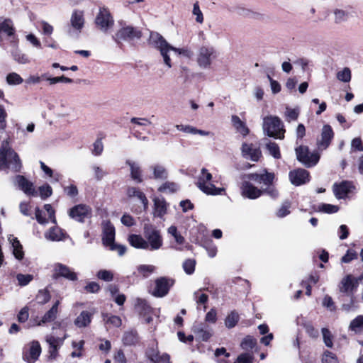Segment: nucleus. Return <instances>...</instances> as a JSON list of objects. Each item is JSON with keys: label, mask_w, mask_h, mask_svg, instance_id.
Instances as JSON below:
<instances>
[{"label": "nucleus", "mask_w": 363, "mask_h": 363, "mask_svg": "<svg viewBox=\"0 0 363 363\" xmlns=\"http://www.w3.org/2000/svg\"><path fill=\"white\" fill-rule=\"evenodd\" d=\"M97 277L99 279L104 280L105 281H111L113 280V275L111 272L108 270H100L97 273Z\"/></svg>", "instance_id": "obj_58"}, {"label": "nucleus", "mask_w": 363, "mask_h": 363, "mask_svg": "<svg viewBox=\"0 0 363 363\" xmlns=\"http://www.w3.org/2000/svg\"><path fill=\"white\" fill-rule=\"evenodd\" d=\"M33 279V276L31 274H18L16 275V279L18 280V284L21 286L28 285Z\"/></svg>", "instance_id": "obj_51"}, {"label": "nucleus", "mask_w": 363, "mask_h": 363, "mask_svg": "<svg viewBox=\"0 0 363 363\" xmlns=\"http://www.w3.org/2000/svg\"><path fill=\"white\" fill-rule=\"evenodd\" d=\"M104 320L106 324L112 325L114 327H119L121 325V319L117 315H104Z\"/></svg>", "instance_id": "obj_44"}, {"label": "nucleus", "mask_w": 363, "mask_h": 363, "mask_svg": "<svg viewBox=\"0 0 363 363\" xmlns=\"http://www.w3.org/2000/svg\"><path fill=\"white\" fill-rule=\"evenodd\" d=\"M257 344L256 340L252 336L245 337L241 342L240 346L245 350L253 349Z\"/></svg>", "instance_id": "obj_42"}, {"label": "nucleus", "mask_w": 363, "mask_h": 363, "mask_svg": "<svg viewBox=\"0 0 363 363\" xmlns=\"http://www.w3.org/2000/svg\"><path fill=\"white\" fill-rule=\"evenodd\" d=\"M149 43L160 51V53L162 57L163 62L168 68H171L172 67L171 59L169 55V52L170 51H174L178 55L187 58H191L194 55L193 51L186 47L177 48L172 46L162 35L157 32L150 33Z\"/></svg>", "instance_id": "obj_1"}, {"label": "nucleus", "mask_w": 363, "mask_h": 363, "mask_svg": "<svg viewBox=\"0 0 363 363\" xmlns=\"http://www.w3.org/2000/svg\"><path fill=\"white\" fill-rule=\"evenodd\" d=\"M218 57L216 50L211 45H202L198 50L196 63L202 69H210L213 62Z\"/></svg>", "instance_id": "obj_5"}, {"label": "nucleus", "mask_w": 363, "mask_h": 363, "mask_svg": "<svg viewBox=\"0 0 363 363\" xmlns=\"http://www.w3.org/2000/svg\"><path fill=\"white\" fill-rule=\"evenodd\" d=\"M233 126L239 131L242 135L245 136L249 133V129L245 123L242 122L238 116H233L231 118Z\"/></svg>", "instance_id": "obj_34"}, {"label": "nucleus", "mask_w": 363, "mask_h": 363, "mask_svg": "<svg viewBox=\"0 0 363 363\" xmlns=\"http://www.w3.org/2000/svg\"><path fill=\"white\" fill-rule=\"evenodd\" d=\"M146 356L153 363H171L170 356L167 353L160 354L157 347H149Z\"/></svg>", "instance_id": "obj_16"}, {"label": "nucleus", "mask_w": 363, "mask_h": 363, "mask_svg": "<svg viewBox=\"0 0 363 363\" xmlns=\"http://www.w3.org/2000/svg\"><path fill=\"white\" fill-rule=\"evenodd\" d=\"M141 37L142 32L139 29L127 25L123 26L112 35L113 40L118 44L121 41L139 40Z\"/></svg>", "instance_id": "obj_6"}, {"label": "nucleus", "mask_w": 363, "mask_h": 363, "mask_svg": "<svg viewBox=\"0 0 363 363\" xmlns=\"http://www.w3.org/2000/svg\"><path fill=\"white\" fill-rule=\"evenodd\" d=\"M303 328H305L306 332L308 333V335L310 337H311L313 338H316L318 337V335H319L318 330L317 329H315L311 323H305L303 324Z\"/></svg>", "instance_id": "obj_56"}, {"label": "nucleus", "mask_w": 363, "mask_h": 363, "mask_svg": "<svg viewBox=\"0 0 363 363\" xmlns=\"http://www.w3.org/2000/svg\"><path fill=\"white\" fill-rule=\"evenodd\" d=\"M104 150L103 143L101 139L96 140L93 144V150L92 153L94 155L99 156L100 155Z\"/></svg>", "instance_id": "obj_61"}, {"label": "nucleus", "mask_w": 363, "mask_h": 363, "mask_svg": "<svg viewBox=\"0 0 363 363\" xmlns=\"http://www.w3.org/2000/svg\"><path fill=\"white\" fill-rule=\"evenodd\" d=\"M357 258V254L355 252L347 250V253L342 257L341 262L343 263H349Z\"/></svg>", "instance_id": "obj_64"}, {"label": "nucleus", "mask_w": 363, "mask_h": 363, "mask_svg": "<svg viewBox=\"0 0 363 363\" xmlns=\"http://www.w3.org/2000/svg\"><path fill=\"white\" fill-rule=\"evenodd\" d=\"M241 194L244 197L255 199L262 194V191L255 186L249 181L244 180L241 185Z\"/></svg>", "instance_id": "obj_15"}, {"label": "nucleus", "mask_w": 363, "mask_h": 363, "mask_svg": "<svg viewBox=\"0 0 363 363\" xmlns=\"http://www.w3.org/2000/svg\"><path fill=\"white\" fill-rule=\"evenodd\" d=\"M290 206L291 203L289 201L284 202L281 206L277 211V216L279 218H283L289 215L290 213Z\"/></svg>", "instance_id": "obj_53"}, {"label": "nucleus", "mask_w": 363, "mask_h": 363, "mask_svg": "<svg viewBox=\"0 0 363 363\" xmlns=\"http://www.w3.org/2000/svg\"><path fill=\"white\" fill-rule=\"evenodd\" d=\"M196 262L194 259H188L183 263V269L187 274H191L195 270Z\"/></svg>", "instance_id": "obj_52"}, {"label": "nucleus", "mask_w": 363, "mask_h": 363, "mask_svg": "<svg viewBox=\"0 0 363 363\" xmlns=\"http://www.w3.org/2000/svg\"><path fill=\"white\" fill-rule=\"evenodd\" d=\"M171 285L169 280L164 277L157 279L155 281V288L152 292V295L157 297H163L166 296Z\"/></svg>", "instance_id": "obj_20"}, {"label": "nucleus", "mask_w": 363, "mask_h": 363, "mask_svg": "<svg viewBox=\"0 0 363 363\" xmlns=\"http://www.w3.org/2000/svg\"><path fill=\"white\" fill-rule=\"evenodd\" d=\"M335 22L336 23H341L345 22L348 18V13L342 9H335L334 11Z\"/></svg>", "instance_id": "obj_45"}, {"label": "nucleus", "mask_w": 363, "mask_h": 363, "mask_svg": "<svg viewBox=\"0 0 363 363\" xmlns=\"http://www.w3.org/2000/svg\"><path fill=\"white\" fill-rule=\"evenodd\" d=\"M45 237L51 241H60L62 240L64 233L58 227H53L45 234Z\"/></svg>", "instance_id": "obj_33"}, {"label": "nucleus", "mask_w": 363, "mask_h": 363, "mask_svg": "<svg viewBox=\"0 0 363 363\" xmlns=\"http://www.w3.org/2000/svg\"><path fill=\"white\" fill-rule=\"evenodd\" d=\"M125 163L130 167L131 178L137 183H141L143 182L142 172L139 164L130 160H126Z\"/></svg>", "instance_id": "obj_29"}, {"label": "nucleus", "mask_w": 363, "mask_h": 363, "mask_svg": "<svg viewBox=\"0 0 363 363\" xmlns=\"http://www.w3.org/2000/svg\"><path fill=\"white\" fill-rule=\"evenodd\" d=\"M155 269V267L152 265H140L138 267V272L142 274L144 277H147L148 274L152 273Z\"/></svg>", "instance_id": "obj_63"}, {"label": "nucleus", "mask_w": 363, "mask_h": 363, "mask_svg": "<svg viewBox=\"0 0 363 363\" xmlns=\"http://www.w3.org/2000/svg\"><path fill=\"white\" fill-rule=\"evenodd\" d=\"M241 151L242 157L253 162H257L262 155L259 148L252 143H242Z\"/></svg>", "instance_id": "obj_14"}, {"label": "nucleus", "mask_w": 363, "mask_h": 363, "mask_svg": "<svg viewBox=\"0 0 363 363\" xmlns=\"http://www.w3.org/2000/svg\"><path fill=\"white\" fill-rule=\"evenodd\" d=\"M91 208L85 204H79L72 207L69 212V216L78 222H84V219L91 216Z\"/></svg>", "instance_id": "obj_11"}, {"label": "nucleus", "mask_w": 363, "mask_h": 363, "mask_svg": "<svg viewBox=\"0 0 363 363\" xmlns=\"http://www.w3.org/2000/svg\"><path fill=\"white\" fill-rule=\"evenodd\" d=\"M126 194L129 198L137 197L141 201L144 211H147L149 203L148 200L145 194L138 188L129 186L127 189Z\"/></svg>", "instance_id": "obj_25"}, {"label": "nucleus", "mask_w": 363, "mask_h": 363, "mask_svg": "<svg viewBox=\"0 0 363 363\" xmlns=\"http://www.w3.org/2000/svg\"><path fill=\"white\" fill-rule=\"evenodd\" d=\"M41 353V347L38 341H32L23 350V359L28 363H34Z\"/></svg>", "instance_id": "obj_10"}, {"label": "nucleus", "mask_w": 363, "mask_h": 363, "mask_svg": "<svg viewBox=\"0 0 363 363\" xmlns=\"http://www.w3.org/2000/svg\"><path fill=\"white\" fill-rule=\"evenodd\" d=\"M21 167V161L11 147L9 138L4 140L0 147V170L11 169L13 172H18Z\"/></svg>", "instance_id": "obj_2"}, {"label": "nucleus", "mask_w": 363, "mask_h": 363, "mask_svg": "<svg viewBox=\"0 0 363 363\" xmlns=\"http://www.w3.org/2000/svg\"><path fill=\"white\" fill-rule=\"evenodd\" d=\"M50 299V295L48 290H40L36 296V301L40 304H45Z\"/></svg>", "instance_id": "obj_47"}, {"label": "nucleus", "mask_w": 363, "mask_h": 363, "mask_svg": "<svg viewBox=\"0 0 363 363\" xmlns=\"http://www.w3.org/2000/svg\"><path fill=\"white\" fill-rule=\"evenodd\" d=\"M178 189L179 185L171 182H166L158 188V191L162 193H174Z\"/></svg>", "instance_id": "obj_39"}, {"label": "nucleus", "mask_w": 363, "mask_h": 363, "mask_svg": "<svg viewBox=\"0 0 363 363\" xmlns=\"http://www.w3.org/2000/svg\"><path fill=\"white\" fill-rule=\"evenodd\" d=\"M128 241L130 245L135 248L147 250V245L145 238L140 235H130L128 237Z\"/></svg>", "instance_id": "obj_30"}, {"label": "nucleus", "mask_w": 363, "mask_h": 363, "mask_svg": "<svg viewBox=\"0 0 363 363\" xmlns=\"http://www.w3.org/2000/svg\"><path fill=\"white\" fill-rule=\"evenodd\" d=\"M40 196L42 199H45L46 198L50 196L52 193V188L50 185L45 184L39 187Z\"/></svg>", "instance_id": "obj_57"}, {"label": "nucleus", "mask_w": 363, "mask_h": 363, "mask_svg": "<svg viewBox=\"0 0 363 363\" xmlns=\"http://www.w3.org/2000/svg\"><path fill=\"white\" fill-rule=\"evenodd\" d=\"M193 332L196 335L198 340L204 342L208 341L213 334V330L203 323L194 325Z\"/></svg>", "instance_id": "obj_19"}, {"label": "nucleus", "mask_w": 363, "mask_h": 363, "mask_svg": "<svg viewBox=\"0 0 363 363\" xmlns=\"http://www.w3.org/2000/svg\"><path fill=\"white\" fill-rule=\"evenodd\" d=\"M95 24L98 29L103 33H107L114 26V19L110 11L106 7H100L95 18Z\"/></svg>", "instance_id": "obj_7"}, {"label": "nucleus", "mask_w": 363, "mask_h": 363, "mask_svg": "<svg viewBox=\"0 0 363 363\" xmlns=\"http://www.w3.org/2000/svg\"><path fill=\"white\" fill-rule=\"evenodd\" d=\"M338 80L343 82H349L351 80V71L350 68L345 67L342 70L337 73Z\"/></svg>", "instance_id": "obj_48"}, {"label": "nucleus", "mask_w": 363, "mask_h": 363, "mask_svg": "<svg viewBox=\"0 0 363 363\" xmlns=\"http://www.w3.org/2000/svg\"><path fill=\"white\" fill-rule=\"evenodd\" d=\"M197 186L208 195H221L225 192L224 188H217L210 182L203 183V180L197 182Z\"/></svg>", "instance_id": "obj_24"}, {"label": "nucleus", "mask_w": 363, "mask_h": 363, "mask_svg": "<svg viewBox=\"0 0 363 363\" xmlns=\"http://www.w3.org/2000/svg\"><path fill=\"white\" fill-rule=\"evenodd\" d=\"M91 320V314L86 311H82L75 319L74 324L79 328L86 327Z\"/></svg>", "instance_id": "obj_32"}, {"label": "nucleus", "mask_w": 363, "mask_h": 363, "mask_svg": "<svg viewBox=\"0 0 363 363\" xmlns=\"http://www.w3.org/2000/svg\"><path fill=\"white\" fill-rule=\"evenodd\" d=\"M154 211L155 217L162 218L167 213V204L162 198H155L154 200Z\"/></svg>", "instance_id": "obj_27"}, {"label": "nucleus", "mask_w": 363, "mask_h": 363, "mask_svg": "<svg viewBox=\"0 0 363 363\" xmlns=\"http://www.w3.org/2000/svg\"><path fill=\"white\" fill-rule=\"evenodd\" d=\"M16 49L12 52V56L13 60L19 64H26L29 62V59L28 56L23 53L21 50Z\"/></svg>", "instance_id": "obj_40"}, {"label": "nucleus", "mask_w": 363, "mask_h": 363, "mask_svg": "<svg viewBox=\"0 0 363 363\" xmlns=\"http://www.w3.org/2000/svg\"><path fill=\"white\" fill-rule=\"evenodd\" d=\"M6 81V83L9 85H18L23 82V79L16 72H11L7 74Z\"/></svg>", "instance_id": "obj_41"}, {"label": "nucleus", "mask_w": 363, "mask_h": 363, "mask_svg": "<svg viewBox=\"0 0 363 363\" xmlns=\"http://www.w3.org/2000/svg\"><path fill=\"white\" fill-rule=\"evenodd\" d=\"M274 179V174L267 172V170H264L262 173V183L264 185L269 186L273 183Z\"/></svg>", "instance_id": "obj_54"}, {"label": "nucleus", "mask_w": 363, "mask_h": 363, "mask_svg": "<svg viewBox=\"0 0 363 363\" xmlns=\"http://www.w3.org/2000/svg\"><path fill=\"white\" fill-rule=\"evenodd\" d=\"M318 210L326 213H333L338 211L339 207L335 205L322 203L318 206Z\"/></svg>", "instance_id": "obj_49"}, {"label": "nucleus", "mask_w": 363, "mask_h": 363, "mask_svg": "<svg viewBox=\"0 0 363 363\" xmlns=\"http://www.w3.org/2000/svg\"><path fill=\"white\" fill-rule=\"evenodd\" d=\"M266 147L269 153L276 159L281 157L280 150L278 145L274 142H269L266 144Z\"/></svg>", "instance_id": "obj_43"}, {"label": "nucleus", "mask_w": 363, "mask_h": 363, "mask_svg": "<svg viewBox=\"0 0 363 363\" xmlns=\"http://www.w3.org/2000/svg\"><path fill=\"white\" fill-rule=\"evenodd\" d=\"M289 179L291 184L295 186H300L309 182V172L304 169H297L291 171L289 174Z\"/></svg>", "instance_id": "obj_13"}, {"label": "nucleus", "mask_w": 363, "mask_h": 363, "mask_svg": "<svg viewBox=\"0 0 363 363\" xmlns=\"http://www.w3.org/2000/svg\"><path fill=\"white\" fill-rule=\"evenodd\" d=\"M349 329L355 333L363 332V315H359L354 318L350 323Z\"/></svg>", "instance_id": "obj_35"}, {"label": "nucleus", "mask_w": 363, "mask_h": 363, "mask_svg": "<svg viewBox=\"0 0 363 363\" xmlns=\"http://www.w3.org/2000/svg\"><path fill=\"white\" fill-rule=\"evenodd\" d=\"M357 281L352 275H347L342 279L340 291L347 294H352L357 287Z\"/></svg>", "instance_id": "obj_21"}, {"label": "nucleus", "mask_w": 363, "mask_h": 363, "mask_svg": "<svg viewBox=\"0 0 363 363\" xmlns=\"http://www.w3.org/2000/svg\"><path fill=\"white\" fill-rule=\"evenodd\" d=\"M67 335H65L62 337H57L51 335L46 336L45 340L50 346L49 352L50 357L56 358L57 351L61 345H62Z\"/></svg>", "instance_id": "obj_17"}, {"label": "nucleus", "mask_w": 363, "mask_h": 363, "mask_svg": "<svg viewBox=\"0 0 363 363\" xmlns=\"http://www.w3.org/2000/svg\"><path fill=\"white\" fill-rule=\"evenodd\" d=\"M8 240L11 244L13 248V253L15 257L18 259H21L23 257V247L20 242L13 235H10Z\"/></svg>", "instance_id": "obj_31"}, {"label": "nucleus", "mask_w": 363, "mask_h": 363, "mask_svg": "<svg viewBox=\"0 0 363 363\" xmlns=\"http://www.w3.org/2000/svg\"><path fill=\"white\" fill-rule=\"evenodd\" d=\"M323 306L327 308L330 311H335L336 308L335 303L333 301V298L328 295H325V297L323 298Z\"/></svg>", "instance_id": "obj_60"}, {"label": "nucleus", "mask_w": 363, "mask_h": 363, "mask_svg": "<svg viewBox=\"0 0 363 363\" xmlns=\"http://www.w3.org/2000/svg\"><path fill=\"white\" fill-rule=\"evenodd\" d=\"M16 182L25 194L33 196L35 194L33 183L28 181L24 176L17 175L16 177Z\"/></svg>", "instance_id": "obj_23"}, {"label": "nucleus", "mask_w": 363, "mask_h": 363, "mask_svg": "<svg viewBox=\"0 0 363 363\" xmlns=\"http://www.w3.org/2000/svg\"><path fill=\"white\" fill-rule=\"evenodd\" d=\"M115 228L110 223H107L104 227L103 242L106 246L110 247L114 243Z\"/></svg>", "instance_id": "obj_26"}, {"label": "nucleus", "mask_w": 363, "mask_h": 363, "mask_svg": "<svg viewBox=\"0 0 363 363\" xmlns=\"http://www.w3.org/2000/svg\"><path fill=\"white\" fill-rule=\"evenodd\" d=\"M240 319L239 314L235 311H232L225 319V325L228 328H234Z\"/></svg>", "instance_id": "obj_37"}, {"label": "nucleus", "mask_w": 363, "mask_h": 363, "mask_svg": "<svg viewBox=\"0 0 363 363\" xmlns=\"http://www.w3.org/2000/svg\"><path fill=\"white\" fill-rule=\"evenodd\" d=\"M297 160L306 167L315 166L319 161L320 155L316 152H311L307 146L301 145L296 148Z\"/></svg>", "instance_id": "obj_8"}, {"label": "nucleus", "mask_w": 363, "mask_h": 363, "mask_svg": "<svg viewBox=\"0 0 363 363\" xmlns=\"http://www.w3.org/2000/svg\"><path fill=\"white\" fill-rule=\"evenodd\" d=\"M323 363H338V360L335 354L330 351L324 352L322 358Z\"/></svg>", "instance_id": "obj_55"}, {"label": "nucleus", "mask_w": 363, "mask_h": 363, "mask_svg": "<svg viewBox=\"0 0 363 363\" xmlns=\"http://www.w3.org/2000/svg\"><path fill=\"white\" fill-rule=\"evenodd\" d=\"M352 187V182L343 181L340 184H335L333 185V192L336 198L339 199H344L347 196Z\"/></svg>", "instance_id": "obj_22"}, {"label": "nucleus", "mask_w": 363, "mask_h": 363, "mask_svg": "<svg viewBox=\"0 0 363 363\" xmlns=\"http://www.w3.org/2000/svg\"><path fill=\"white\" fill-rule=\"evenodd\" d=\"M153 171V178L155 179L164 180L168 177L167 169L162 165L156 164L151 167Z\"/></svg>", "instance_id": "obj_36"}, {"label": "nucleus", "mask_w": 363, "mask_h": 363, "mask_svg": "<svg viewBox=\"0 0 363 363\" xmlns=\"http://www.w3.org/2000/svg\"><path fill=\"white\" fill-rule=\"evenodd\" d=\"M253 355L249 353H242L238 356L237 361L238 363H252Z\"/></svg>", "instance_id": "obj_62"}, {"label": "nucleus", "mask_w": 363, "mask_h": 363, "mask_svg": "<svg viewBox=\"0 0 363 363\" xmlns=\"http://www.w3.org/2000/svg\"><path fill=\"white\" fill-rule=\"evenodd\" d=\"M263 130L268 136L283 139L285 129L280 118L277 116H267L263 119Z\"/></svg>", "instance_id": "obj_4"}, {"label": "nucleus", "mask_w": 363, "mask_h": 363, "mask_svg": "<svg viewBox=\"0 0 363 363\" xmlns=\"http://www.w3.org/2000/svg\"><path fill=\"white\" fill-rule=\"evenodd\" d=\"M59 304L60 301H57L52 306V308L43 316L42 319L38 323L37 325H41L42 324L53 321L57 317Z\"/></svg>", "instance_id": "obj_28"}, {"label": "nucleus", "mask_w": 363, "mask_h": 363, "mask_svg": "<svg viewBox=\"0 0 363 363\" xmlns=\"http://www.w3.org/2000/svg\"><path fill=\"white\" fill-rule=\"evenodd\" d=\"M192 12L193 14L196 16V21L199 23H202L203 21V16L198 2L194 4Z\"/></svg>", "instance_id": "obj_59"}, {"label": "nucleus", "mask_w": 363, "mask_h": 363, "mask_svg": "<svg viewBox=\"0 0 363 363\" xmlns=\"http://www.w3.org/2000/svg\"><path fill=\"white\" fill-rule=\"evenodd\" d=\"M334 137L333 130L330 125H324L321 131V138L318 141V147L320 150H325L330 144Z\"/></svg>", "instance_id": "obj_18"}, {"label": "nucleus", "mask_w": 363, "mask_h": 363, "mask_svg": "<svg viewBox=\"0 0 363 363\" xmlns=\"http://www.w3.org/2000/svg\"><path fill=\"white\" fill-rule=\"evenodd\" d=\"M52 277L58 279L59 277H64L70 281L77 280V275L72 269L61 263H57L54 267Z\"/></svg>", "instance_id": "obj_12"}, {"label": "nucleus", "mask_w": 363, "mask_h": 363, "mask_svg": "<svg viewBox=\"0 0 363 363\" xmlns=\"http://www.w3.org/2000/svg\"><path fill=\"white\" fill-rule=\"evenodd\" d=\"M143 235L147 245V250L150 251L158 250L163 245V238L160 230L149 222L143 225Z\"/></svg>", "instance_id": "obj_3"}, {"label": "nucleus", "mask_w": 363, "mask_h": 363, "mask_svg": "<svg viewBox=\"0 0 363 363\" xmlns=\"http://www.w3.org/2000/svg\"><path fill=\"white\" fill-rule=\"evenodd\" d=\"M299 112L300 111L298 108H291L289 107H286L285 111L286 121L290 122L291 121L297 120L299 116Z\"/></svg>", "instance_id": "obj_46"}, {"label": "nucleus", "mask_w": 363, "mask_h": 363, "mask_svg": "<svg viewBox=\"0 0 363 363\" xmlns=\"http://www.w3.org/2000/svg\"><path fill=\"white\" fill-rule=\"evenodd\" d=\"M138 340V334L135 331H128L124 333L123 341L126 345L135 344Z\"/></svg>", "instance_id": "obj_38"}, {"label": "nucleus", "mask_w": 363, "mask_h": 363, "mask_svg": "<svg viewBox=\"0 0 363 363\" xmlns=\"http://www.w3.org/2000/svg\"><path fill=\"white\" fill-rule=\"evenodd\" d=\"M85 23L84 11L80 10H74L70 17L71 28L69 30L70 36H78L84 28Z\"/></svg>", "instance_id": "obj_9"}, {"label": "nucleus", "mask_w": 363, "mask_h": 363, "mask_svg": "<svg viewBox=\"0 0 363 363\" xmlns=\"http://www.w3.org/2000/svg\"><path fill=\"white\" fill-rule=\"evenodd\" d=\"M323 339L325 345L328 347H332L333 346V335L330 331L327 328L322 329Z\"/></svg>", "instance_id": "obj_50"}]
</instances>
